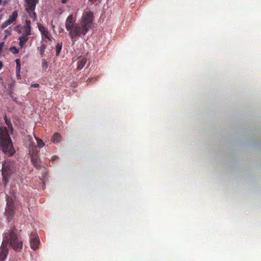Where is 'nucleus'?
<instances>
[{
    "label": "nucleus",
    "mask_w": 261,
    "mask_h": 261,
    "mask_svg": "<svg viewBox=\"0 0 261 261\" xmlns=\"http://www.w3.org/2000/svg\"><path fill=\"white\" fill-rule=\"evenodd\" d=\"M93 20L91 12L84 13L79 23H76L72 15H70L65 21V27L69 32V36L74 44L77 37L84 36L90 29Z\"/></svg>",
    "instance_id": "1"
},
{
    "label": "nucleus",
    "mask_w": 261,
    "mask_h": 261,
    "mask_svg": "<svg viewBox=\"0 0 261 261\" xmlns=\"http://www.w3.org/2000/svg\"><path fill=\"white\" fill-rule=\"evenodd\" d=\"M16 251H20L22 248V242L13 229H9L4 233V240L0 247V261H4L8 254L7 245Z\"/></svg>",
    "instance_id": "2"
},
{
    "label": "nucleus",
    "mask_w": 261,
    "mask_h": 261,
    "mask_svg": "<svg viewBox=\"0 0 261 261\" xmlns=\"http://www.w3.org/2000/svg\"><path fill=\"white\" fill-rule=\"evenodd\" d=\"M0 146L3 152L8 155H12L15 152L12 140L6 127L0 128Z\"/></svg>",
    "instance_id": "3"
},
{
    "label": "nucleus",
    "mask_w": 261,
    "mask_h": 261,
    "mask_svg": "<svg viewBox=\"0 0 261 261\" xmlns=\"http://www.w3.org/2000/svg\"><path fill=\"white\" fill-rule=\"evenodd\" d=\"M6 201L7 205L6 207L5 216L8 220V222H10L15 214L14 206L12 197H8Z\"/></svg>",
    "instance_id": "4"
},
{
    "label": "nucleus",
    "mask_w": 261,
    "mask_h": 261,
    "mask_svg": "<svg viewBox=\"0 0 261 261\" xmlns=\"http://www.w3.org/2000/svg\"><path fill=\"white\" fill-rule=\"evenodd\" d=\"M25 1L27 12L29 13L30 17L33 19V21H35L36 19V14L34 12V10L38 0H25Z\"/></svg>",
    "instance_id": "5"
},
{
    "label": "nucleus",
    "mask_w": 261,
    "mask_h": 261,
    "mask_svg": "<svg viewBox=\"0 0 261 261\" xmlns=\"http://www.w3.org/2000/svg\"><path fill=\"white\" fill-rule=\"evenodd\" d=\"M38 151L36 149V146L34 143H31L29 146V153L31 155L32 162L35 166L38 165L37 154Z\"/></svg>",
    "instance_id": "6"
},
{
    "label": "nucleus",
    "mask_w": 261,
    "mask_h": 261,
    "mask_svg": "<svg viewBox=\"0 0 261 261\" xmlns=\"http://www.w3.org/2000/svg\"><path fill=\"white\" fill-rule=\"evenodd\" d=\"M40 244V240L38 234L35 232H32L30 235V247L34 250L38 248Z\"/></svg>",
    "instance_id": "7"
},
{
    "label": "nucleus",
    "mask_w": 261,
    "mask_h": 261,
    "mask_svg": "<svg viewBox=\"0 0 261 261\" xmlns=\"http://www.w3.org/2000/svg\"><path fill=\"white\" fill-rule=\"evenodd\" d=\"M31 21L30 20H26L23 27H21L19 29L18 32L19 34H21V35L24 34L30 35L31 34Z\"/></svg>",
    "instance_id": "8"
},
{
    "label": "nucleus",
    "mask_w": 261,
    "mask_h": 261,
    "mask_svg": "<svg viewBox=\"0 0 261 261\" xmlns=\"http://www.w3.org/2000/svg\"><path fill=\"white\" fill-rule=\"evenodd\" d=\"M38 29L41 33L42 37L44 38L47 39L48 40H51V36L49 33L48 30L44 28L43 26L39 24Z\"/></svg>",
    "instance_id": "9"
},
{
    "label": "nucleus",
    "mask_w": 261,
    "mask_h": 261,
    "mask_svg": "<svg viewBox=\"0 0 261 261\" xmlns=\"http://www.w3.org/2000/svg\"><path fill=\"white\" fill-rule=\"evenodd\" d=\"M12 164L11 163H6L5 162L3 164L2 166V173L3 176L6 175L9 173H11L12 172Z\"/></svg>",
    "instance_id": "10"
},
{
    "label": "nucleus",
    "mask_w": 261,
    "mask_h": 261,
    "mask_svg": "<svg viewBox=\"0 0 261 261\" xmlns=\"http://www.w3.org/2000/svg\"><path fill=\"white\" fill-rule=\"evenodd\" d=\"M29 35H21L18 38L19 40V45L21 48L25 47V42L28 40Z\"/></svg>",
    "instance_id": "11"
},
{
    "label": "nucleus",
    "mask_w": 261,
    "mask_h": 261,
    "mask_svg": "<svg viewBox=\"0 0 261 261\" xmlns=\"http://www.w3.org/2000/svg\"><path fill=\"white\" fill-rule=\"evenodd\" d=\"M61 140V136L59 134L56 133L54 134L52 138V141L53 143H59V142H60Z\"/></svg>",
    "instance_id": "12"
},
{
    "label": "nucleus",
    "mask_w": 261,
    "mask_h": 261,
    "mask_svg": "<svg viewBox=\"0 0 261 261\" xmlns=\"http://www.w3.org/2000/svg\"><path fill=\"white\" fill-rule=\"evenodd\" d=\"M18 16V13L17 11H14L11 15H10L9 17L8 20H10L11 22L12 23L16 20Z\"/></svg>",
    "instance_id": "13"
},
{
    "label": "nucleus",
    "mask_w": 261,
    "mask_h": 261,
    "mask_svg": "<svg viewBox=\"0 0 261 261\" xmlns=\"http://www.w3.org/2000/svg\"><path fill=\"white\" fill-rule=\"evenodd\" d=\"M18 16V13L17 11H14L11 15H10L9 17L8 20H10L11 22L12 23L16 20Z\"/></svg>",
    "instance_id": "14"
},
{
    "label": "nucleus",
    "mask_w": 261,
    "mask_h": 261,
    "mask_svg": "<svg viewBox=\"0 0 261 261\" xmlns=\"http://www.w3.org/2000/svg\"><path fill=\"white\" fill-rule=\"evenodd\" d=\"M87 62V59L85 58H83L80 61V63L79 64L78 68L80 69H81L84 67L85 65L86 64Z\"/></svg>",
    "instance_id": "15"
},
{
    "label": "nucleus",
    "mask_w": 261,
    "mask_h": 261,
    "mask_svg": "<svg viewBox=\"0 0 261 261\" xmlns=\"http://www.w3.org/2000/svg\"><path fill=\"white\" fill-rule=\"evenodd\" d=\"M35 138L36 139L37 142V146L39 148H41L43 147L45 145L44 143L43 142V141L35 137Z\"/></svg>",
    "instance_id": "16"
},
{
    "label": "nucleus",
    "mask_w": 261,
    "mask_h": 261,
    "mask_svg": "<svg viewBox=\"0 0 261 261\" xmlns=\"http://www.w3.org/2000/svg\"><path fill=\"white\" fill-rule=\"evenodd\" d=\"M62 43H58L56 46V55L58 56L62 49Z\"/></svg>",
    "instance_id": "17"
},
{
    "label": "nucleus",
    "mask_w": 261,
    "mask_h": 261,
    "mask_svg": "<svg viewBox=\"0 0 261 261\" xmlns=\"http://www.w3.org/2000/svg\"><path fill=\"white\" fill-rule=\"evenodd\" d=\"M11 24H12V23L11 22V21L10 20H7V21H6L5 22H4L2 25V29H5L6 28V27H7L8 25H10Z\"/></svg>",
    "instance_id": "18"
},
{
    "label": "nucleus",
    "mask_w": 261,
    "mask_h": 261,
    "mask_svg": "<svg viewBox=\"0 0 261 261\" xmlns=\"http://www.w3.org/2000/svg\"><path fill=\"white\" fill-rule=\"evenodd\" d=\"M16 62L17 70L18 72H20V60L19 59H17L16 60Z\"/></svg>",
    "instance_id": "19"
},
{
    "label": "nucleus",
    "mask_w": 261,
    "mask_h": 261,
    "mask_svg": "<svg viewBox=\"0 0 261 261\" xmlns=\"http://www.w3.org/2000/svg\"><path fill=\"white\" fill-rule=\"evenodd\" d=\"M10 50L13 54H17L18 53V49L15 46L11 47L10 48Z\"/></svg>",
    "instance_id": "20"
},
{
    "label": "nucleus",
    "mask_w": 261,
    "mask_h": 261,
    "mask_svg": "<svg viewBox=\"0 0 261 261\" xmlns=\"http://www.w3.org/2000/svg\"><path fill=\"white\" fill-rule=\"evenodd\" d=\"M44 48H45V46L44 45H43L41 47V49H40V54L41 55H43V53H44Z\"/></svg>",
    "instance_id": "21"
},
{
    "label": "nucleus",
    "mask_w": 261,
    "mask_h": 261,
    "mask_svg": "<svg viewBox=\"0 0 261 261\" xmlns=\"http://www.w3.org/2000/svg\"><path fill=\"white\" fill-rule=\"evenodd\" d=\"M4 42L1 43V44H0V51L2 49V48L4 47Z\"/></svg>",
    "instance_id": "22"
},
{
    "label": "nucleus",
    "mask_w": 261,
    "mask_h": 261,
    "mask_svg": "<svg viewBox=\"0 0 261 261\" xmlns=\"http://www.w3.org/2000/svg\"><path fill=\"white\" fill-rule=\"evenodd\" d=\"M31 87H34V88H38L39 87V84H35L32 85Z\"/></svg>",
    "instance_id": "23"
},
{
    "label": "nucleus",
    "mask_w": 261,
    "mask_h": 261,
    "mask_svg": "<svg viewBox=\"0 0 261 261\" xmlns=\"http://www.w3.org/2000/svg\"><path fill=\"white\" fill-rule=\"evenodd\" d=\"M57 159H58V156H55L54 157L52 158V160L53 161H55V160H56Z\"/></svg>",
    "instance_id": "24"
},
{
    "label": "nucleus",
    "mask_w": 261,
    "mask_h": 261,
    "mask_svg": "<svg viewBox=\"0 0 261 261\" xmlns=\"http://www.w3.org/2000/svg\"><path fill=\"white\" fill-rule=\"evenodd\" d=\"M43 65L44 67H47V63L44 62Z\"/></svg>",
    "instance_id": "25"
},
{
    "label": "nucleus",
    "mask_w": 261,
    "mask_h": 261,
    "mask_svg": "<svg viewBox=\"0 0 261 261\" xmlns=\"http://www.w3.org/2000/svg\"><path fill=\"white\" fill-rule=\"evenodd\" d=\"M6 122L8 125H9L10 122L8 121L7 119H6Z\"/></svg>",
    "instance_id": "26"
},
{
    "label": "nucleus",
    "mask_w": 261,
    "mask_h": 261,
    "mask_svg": "<svg viewBox=\"0 0 261 261\" xmlns=\"http://www.w3.org/2000/svg\"><path fill=\"white\" fill-rule=\"evenodd\" d=\"M62 3H66L67 2V0H61Z\"/></svg>",
    "instance_id": "27"
},
{
    "label": "nucleus",
    "mask_w": 261,
    "mask_h": 261,
    "mask_svg": "<svg viewBox=\"0 0 261 261\" xmlns=\"http://www.w3.org/2000/svg\"><path fill=\"white\" fill-rule=\"evenodd\" d=\"M3 65L2 62L0 61V69L2 68Z\"/></svg>",
    "instance_id": "28"
},
{
    "label": "nucleus",
    "mask_w": 261,
    "mask_h": 261,
    "mask_svg": "<svg viewBox=\"0 0 261 261\" xmlns=\"http://www.w3.org/2000/svg\"><path fill=\"white\" fill-rule=\"evenodd\" d=\"M16 73H17V75L20 76V74H19L20 72H18L17 70H16Z\"/></svg>",
    "instance_id": "29"
}]
</instances>
